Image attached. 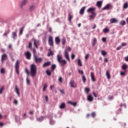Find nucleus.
<instances>
[{"mask_svg": "<svg viewBox=\"0 0 128 128\" xmlns=\"http://www.w3.org/2000/svg\"><path fill=\"white\" fill-rule=\"evenodd\" d=\"M30 74L32 78L36 76V66L34 64H32L30 66Z\"/></svg>", "mask_w": 128, "mask_h": 128, "instance_id": "nucleus-1", "label": "nucleus"}, {"mask_svg": "<svg viewBox=\"0 0 128 128\" xmlns=\"http://www.w3.org/2000/svg\"><path fill=\"white\" fill-rule=\"evenodd\" d=\"M72 49L70 46L66 48L65 50L64 51V56L70 62V56L68 55V52H70Z\"/></svg>", "mask_w": 128, "mask_h": 128, "instance_id": "nucleus-2", "label": "nucleus"}, {"mask_svg": "<svg viewBox=\"0 0 128 128\" xmlns=\"http://www.w3.org/2000/svg\"><path fill=\"white\" fill-rule=\"evenodd\" d=\"M56 58L60 64V66H66V60H62V56H60V54H58Z\"/></svg>", "mask_w": 128, "mask_h": 128, "instance_id": "nucleus-3", "label": "nucleus"}, {"mask_svg": "<svg viewBox=\"0 0 128 128\" xmlns=\"http://www.w3.org/2000/svg\"><path fill=\"white\" fill-rule=\"evenodd\" d=\"M15 70L17 74H20V61L17 60L15 64Z\"/></svg>", "mask_w": 128, "mask_h": 128, "instance_id": "nucleus-4", "label": "nucleus"}, {"mask_svg": "<svg viewBox=\"0 0 128 128\" xmlns=\"http://www.w3.org/2000/svg\"><path fill=\"white\" fill-rule=\"evenodd\" d=\"M34 60L37 64H40L42 62V58H38V56H36V54H34Z\"/></svg>", "mask_w": 128, "mask_h": 128, "instance_id": "nucleus-5", "label": "nucleus"}, {"mask_svg": "<svg viewBox=\"0 0 128 128\" xmlns=\"http://www.w3.org/2000/svg\"><path fill=\"white\" fill-rule=\"evenodd\" d=\"M112 6L110 4H107L104 8H102L103 10H112Z\"/></svg>", "mask_w": 128, "mask_h": 128, "instance_id": "nucleus-6", "label": "nucleus"}, {"mask_svg": "<svg viewBox=\"0 0 128 128\" xmlns=\"http://www.w3.org/2000/svg\"><path fill=\"white\" fill-rule=\"evenodd\" d=\"M70 88H78V86H76V84L74 80H72L70 81Z\"/></svg>", "mask_w": 128, "mask_h": 128, "instance_id": "nucleus-7", "label": "nucleus"}, {"mask_svg": "<svg viewBox=\"0 0 128 128\" xmlns=\"http://www.w3.org/2000/svg\"><path fill=\"white\" fill-rule=\"evenodd\" d=\"M96 10L95 8H88L87 10L88 12H92V14H94V16H96V13H94V10Z\"/></svg>", "mask_w": 128, "mask_h": 128, "instance_id": "nucleus-8", "label": "nucleus"}, {"mask_svg": "<svg viewBox=\"0 0 128 128\" xmlns=\"http://www.w3.org/2000/svg\"><path fill=\"white\" fill-rule=\"evenodd\" d=\"M48 44L51 46H54V39L52 38V37H49Z\"/></svg>", "mask_w": 128, "mask_h": 128, "instance_id": "nucleus-9", "label": "nucleus"}, {"mask_svg": "<svg viewBox=\"0 0 128 128\" xmlns=\"http://www.w3.org/2000/svg\"><path fill=\"white\" fill-rule=\"evenodd\" d=\"M25 56L27 60H30V56H32V54L30 52H25Z\"/></svg>", "mask_w": 128, "mask_h": 128, "instance_id": "nucleus-10", "label": "nucleus"}, {"mask_svg": "<svg viewBox=\"0 0 128 128\" xmlns=\"http://www.w3.org/2000/svg\"><path fill=\"white\" fill-rule=\"evenodd\" d=\"M14 91L16 92L18 96H20V88H18L17 86H15Z\"/></svg>", "mask_w": 128, "mask_h": 128, "instance_id": "nucleus-11", "label": "nucleus"}, {"mask_svg": "<svg viewBox=\"0 0 128 128\" xmlns=\"http://www.w3.org/2000/svg\"><path fill=\"white\" fill-rule=\"evenodd\" d=\"M8 60V55L6 54H4L1 57V61L4 62V60Z\"/></svg>", "mask_w": 128, "mask_h": 128, "instance_id": "nucleus-12", "label": "nucleus"}, {"mask_svg": "<svg viewBox=\"0 0 128 128\" xmlns=\"http://www.w3.org/2000/svg\"><path fill=\"white\" fill-rule=\"evenodd\" d=\"M12 38L16 40V38H18V35L16 34V32H12Z\"/></svg>", "mask_w": 128, "mask_h": 128, "instance_id": "nucleus-13", "label": "nucleus"}, {"mask_svg": "<svg viewBox=\"0 0 128 128\" xmlns=\"http://www.w3.org/2000/svg\"><path fill=\"white\" fill-rule=\"evenodd\" d=\"M118 20L114 18H112L110 20V22L111 24H116L118 22Z\"/></svg>", "mask_w": 128, "mask_h": 128, "instance_id": "nucleus-14", "label": "nucleus"}, {"mask_svg": "<svg viewBox=\"0 0 128 128\" xmlns=\"http://www.w3.org/2000/svg\"><path fill=\"white\" fill-rule=\"evenodd\" d=\"M90 77H91V80L92 82H96V78H94V72H92L90 73Z\"/></svg>", "mask_w": 128, "mask_h": 128, "instance_id": "nucleus-15", "label": "nucleus"}, {"mask_svg": "<svg viewBox=\"0 0 128 128\" xmlns=\"http://www.w3.org/2000/svg\"><path fill=\"white\" fill-rule=\"evenodd\" d=\"M50 62H46L45 63H44V64H43V68H46V66H50Z\"/></svg>", "mask_w": 128, "mask_h": 128, "instance_id": "nucleus-16", "label": "nucleus"}, {"mask_svg": "<svg viewBox=\"0 0 128 128\" xmlns=\"http://www.w3.org/2000/svg\"><path fill=\"white\" fill-rule=\"evenodd\" d=\"M87 100L88 102H92L94 100V98L92 95H89L88 96Z\"/></svg>", "mask_w": 128, "mask_h": 128, "instance_id": "nucleus-17", "label": "nucleus"}, {"mask_svg": "<svg viewBox=\"0 0 128 128\" xmlns=\"http://www.w3.org/2000/svg\"><path fill=\"white\" fill-rule=\"evenodd\" d=\"M28 2V0H24L21 3V8H22V6H26V3Z\"/></svg>", "mask_w": 128, "mask_h": 128, "instance_id": "nucleus-18", "label": "nucleus"}, {"mask_svg": "<svg viewBox=\"0 0 128 128\" xmlns=\"http://www.w3.org/2000/svg\"><path fill=\"white\" fill-rule=\"evenodd\" d=\"M36 9V6L34 5H31L30 6V12H34Z\"/></svg>", "mask_w": 128, "mask_h": 128, "instance_id": "nucleus-19", "label": "nucleus"}, {"mask_svg": "<svg viewBox=\"0 0 128 128\" xmlns=\"http://www.w3.org/2000/svg\"><path fill=\"white\" fill-rule=\"evenodd\" d=\"M55 42L56 44H58L60 42V38L58 37H56L55 38Z\"/></svg>", "mask_w": 128, "mask_h": 128, "instance_id": "nucleus-20", "label": "nucleus"}, {"mask_svg": "<svg viewBox=\"0 0 128 128\" xmlns=\"http://www.w3.org/2000/svg\"><path fill=\"white\" fill-rule=\"evenodd\" d=\"M61 110H62L66 108V103L62 102L61 104L59 106Z\"/></svg>", "mask_w": 128, "mask_h": 128, "instance_id": "nucleus-21", "label": "nucleus"}, {"mask_svg": "<svg viewBox=\"0 0 128 128\" xmlns=\"http://www.w3.org/2000/svg\"><path fill=\"white\" fill-rule=\"evenodd\" d=\"M86 10V6H84L82 7L80 10V14H84V10Z\"/></svg>", "mask_w": 128, "mask_h": 128, "instance_id": "nucleus-22", "label": "nucleus"}, {"mask_svg": "<svg viewBox=\"0 0 128 128\" xmlns=\"http://www.w3.org/2000/svg\"><path fill=\"white\" fill-rule=\"evenodd\" d=\"M68 20H69L70 22H72V18H74V16H72V15L70 14V13H68Z\"/></svg>", "mask_w": 128, "mask_h": 128, "instance_id": "nucleus-23", "label": "nucleus"}, {"mask_svg": "<svg viewBox=\"0 0 128 128\" xmlns=\"http://www.w3.org/2000/svg\"><path fill=\"white\" fill-rule=\"evenodd\" d=\"M102 1H98L97 2L96 6H98V8H102Z\"/></svg>", "mask_w": 128, "mask_h": 128, "instance_id": "nucleus-24", "label": "nucleus"}, {"mask_svg": "<svg viewBox=\"0 0 128 128\" xmlns=\"http://www.w3.org/2000/svg\"><path fill=\"white\" fill-rule=\"evenodd\" d=\"M106 76L108 80H110V72L108 70H107L106 72Z\"/></svg>", "mask_w": 128, "mask_h": 128, "instance_id": "nucleus-25", "label": "nucleus"}, {"mask_svg": "<svg viewBox=\"0 0 128 128\" xmlns=\"http://www.w3.org/2000/svg\"><path fill=\"white\" fill-rule=\"evenodd\" d=\"M96 38H94V40L92 42V46H96Z\"/></svg>", "mask_w": 128, "mask_h": 128, "instance_id": "nucleus-26", "label": "nucleus"}, {"mask_svg": "<svg viewBox=\"0 0 128 128\" xmlns=\"http://www.w3.org/2000/svg\"><path fill=\"white\" fill-rule=\"evenodd\" d=\"M128 68V66H126V64H124L122 66V70H126V68Z\"/></svg>", "mask_w": 128, "mask_h": 128, "instance_id": "nucleus-27", "label": "nucleus"}, {"mask_svg": "<svg viewBox=\"0 0 128 128\" xmlns=\"http://www.w3.org/2000/svg\"><path fill=\"white\" fill-rule=\"evenodd\" d=\"M51 68H52V72H54V69L56 68V65L53 64L52 65Z\"/></svg>", "mask_w": 128, "mask_h": 128, "instance_id": "nucleus-28", "label": "nucleus"}, {"mask_svg": "<svg viewBox=\"0 0 128 128\" xmlns=\"http://www.w3.org/2000/svg\"><path fill=\"white\" fill-rule=\"evenodd\" d=\"M78 65L79 66H82V60L80 59L78 60Z\"/></svg>", "mask_w": 128, "mask_h": 128, "instance_id": "nucleus-29", "label": "nucleus"}, {"mask_svg": "<svg viewBox=\"0 0 128 128\" xmlns=\"http://www.w3.org/2000/svg\"><path fill=\"white\" fill-rule=\"evenodd\" d=\"M37 120L38 122H42V120H44V116H42L40 117L39 118H38Z\"/></svg>", "mask_w": 128, "mask_h": 128, "instance_id": "nucleus-30", "label": "nucleus"}, {"mask_svg": "<svg viewBox=\"0 0 128 128\" xmlns=\"http://www.w3.org/2000/svg\"><path fill=\"white\" fill-rule=\"evenodd\" d=\"M103 32L105 33L106 34L107 32H110V30L108 28H105L103 30Z\"/></svg>", "mask_w": 128, "mask_h": 128, "instance_id": "nucleus-31", "label": "nucleus"}, {"mask_svg": "<svg viewBox=\"0 0 128 128\" xmlns=\"http://www.w3.org/2000/svg\"><path fill=\"white\" fill-rule=\"evenodd\" d=\"M24 28L22 27L20 29V36H22V32H24Z\"/></svg>", "mask_w": 128, "mask_h": 128, "instance_id": "nucleus-32", "label": "nucleus"}, {"mask_svg": "<svg viewBox=\"0 0 128 128\" xmlns=\"http://www.w3.org/2000/svg\"><path fill=\"white\" fill-rule=\"evenodd\" d=\"M82 80L83 82H84V84L86 83V76H82Z\"/></svg>", "mask_w": 128, "mask_h": 128, "instance_id": "nucleus-33", "label": "nucleus"}, {"mask_svg": "<svg viewBox=\"0 0 128 128\" xmlns=\"http://www.w3.org/2000/svg\"><path fill=\"white\" fill-rule=\"evenodd\" d=\"M68 104H72V106H76V104H78V103H76V102L72 103V102H68Z\"/></svg>", "mask_w": 128, "mask_h": 128, "instance_id": "nucleus-34", "label": "nucleus"}, {"mask_svg": "<svg viewBox=\"0 0 128 128\" xmlns=\"http://www.w3.org/2000/svg\"><path fill=\"white\" fill-rule=\"evenodd\" d=\"M85 92L87 94H88V92H90V88H85Z\"/></svg>", "mask_w": 128, "mask_h": 128, "instance_id": "nucleus-35", "label": "nucleus"}, {"mask_svg": "<svg viewBox=\"0 0 128 128\" xmlns=\"http://www.w3.org/2000/svg\"><path fill=\"white\" fill-rule=\"evenodd\" d=\"M62 40V44L63 45L66 44V38H63Z\"/></svg>", "mask_w": 128, "mask_h": 128, "instance_id": "nucleus-36", "label": "nucleus"}, {"mask_svg": "<svg viewBox=\"0 0 128 128\" xmlns=\"http://www.w3.org/2000/svg\"><path fill=\"white\" fill-rule=\"evenodd\" d=\"M6 72V70L4 68H2L0 70V74H4Z\"/></svg>", "mask_w": 128, "mask_h": 128, "instance_id": "nucleus-37", "label": "nucleus"}, {"mask_svg": "<svg viewBox=\"0 0 128 128\" xmlns=\"http://www.w3.org/2000/svg\"><path fill=\"white\" fill-rule=\"evenodd\" d=\"M46 88H48V84H44L43 87V92H44L46 90Z\"/></svg>", "mask_w": 128, "mask_h": 128, "instance_id": "nucleus-38", "label": "nucleus"}, {"mask_svg": "<svg viewBox=\"0 0 128 128\" xmlns=\"http://www.w3.org/2000/svg\"><path fill=\"white\" fill-rule=\"evenodd\" d=\"M123 8H128V4L127 2L125 3L124 4Z\"/></svg>", "mask_w": 128, "mask_h": 128, "instance_id": "nucleus-39", "label": "nucleus"}, {"mask_svg": "<svg viewBox=\"0 0 128 128\" xmlns=\"http://www.w3.org/2000/svg\"><path fill=\"white\" fill-rule=\"evenodd\" d=\"M120 24L121 26H124L126 24V21L125 20H122L120 22Z\"/></svg>", "mask_w": 128, "mask_h": 128, "instance_id": "nucleus-40", "label": "nucleus"}, {"mask_svg": "<svg viewBox=\"0 0 128 128\" xmlns=\"http://www.w3.org/2000/svg\"><path fill=\"white\" fill-rule=\"evenodd\" d=\"M34 46H35V48H38V46L36 45V39H34Z\"/></svg>", "mask_w": 128, "mask_h": 128, "instance_id": "nucleus-41", "label": "nucleus"}, {"mask_svg": "<svg viewBox=\"0 0 128 128\" xmlns=\"http://www.w3.org/2000/svg\"><path fill=\"white\" fill-rule=\"evenodd\" d=\"M46 74H48V76H50V74H52V72H50V71L49 70H47L46 71Z\"/></svg>", "mask_w": 128, "mask_h": 128, "instance_id": "nucleus-42", "label": "nucleus"}, {"mask_svg": "<svg viewBox=\"0 0 128 128\" xmlns=\"http://www.w3.org/2000/svg\"><path fill=\"white\" fill-rule=\"evenodd\" d=\"M89 16H90V18H92V20H94V17L96 16V14L94 15V14H92V15H90Z\"/></svg>", "mask_w": 128, "mask_h": 128, "instance_id": "nucleus-43", "label": "nucleus"}, {"mask_svg": "<svg viewBox=\"0 0 128 128\" xmlns=\"http://www.w3.org/2000/svg\"><path fill=\"white\" fill-rule=\"evenodd\" d=\"M26 82L27 84H30V80H28V77L26 78Z\"/></svg>", "mask_w": 128, "mask_h": 128, "instance_id": "nucleus-44", "label": "nucleus"}, {"mask_svg": "<svg viewBox=\"0 0 128 128\" xmlns=\"http://www.w3.org/2000/svg\"><path fill=\"white\" fill-rule=\"evenodd\" d=\"M56 123V122H54V120H50V124H54Z\"/></svg>", "mask_w": 128, "mask_h": 128, "instance_id": "nucleus-45", "label": "nucleus"}, {"mask_svg": "<svg viewBox=\"0 0 128 128\" xmlns=\"http://www.w3.org/2000/svg\"><path fill=\"white\" fill-rule=\"evenodd\" d=\"M101 54H102V56H106V52H105L104 50H102Z\"/></svg>", "mask_w": 128, "mask_h": 128, "instance_id": "nucleus-46", "label": "nucleus"}, {"mask_svg": "<svg viewBox=\"0 0 128 128\" xmlns=\"http://www.w3.org/2000/svg\"><path fill=\"white\" fill-rule=\"evenodd\" d=\"M32 44L31 42H30L28 44V48H32Z\"/></svg>", "mask_w": 128, "mask_h": 128, "instance_id": "nucleus-47", "label": "nucleus"}, {"mask_svg": "<svg viewBox=\"0 0 128 128\" xmlns=\"http://www.w3.org/2000/svg\"><path fill=\"white\" fill-rule=\"evenodd\" d=\"M54 56V53H52V51L48 54V56Z\"/></svg>", "mask_w": 128, "mask_h": 128, "instance_id": "nucleus-48", "label": "nucleus"}, {"mask_svg": "<svg viewBox=\"0 0 128 128\" xmlns=\"http://www.w3.org/2000/svg\"><path fill=\"white\" fill-rule=\"evenodd\" d=\"M25 72H26V74H28V76H29V74H30V72H28V70L27 69V68H26L25 69Z\"/></svg>", "mask_w": 128, "mask_h": 128, "instance_id": "nucleus-49", "label": "nucleus"}, {"mask_svg": "<svg viewBox=\"0 0 128 128\" xmlns=\"http://www.w3.org/2000/svg\"><path fill=\"white\" fill-rule=\"evenodd\" d=\"M74 58H76V55H74V54H72L71 55L72 60H74Z\"/></svg>", "mask_w": 128, "mask_h": 128, "instance_id": "nucleus-50", "label": "nucleus"}, {"mask_svg": "<svg viewBox=\"0 0 128 128\" xmlns=\"http://www.w3.org/2000/svg\"><path fill=\"white\" fill-rule=\"evenodd\" d=\"M4 87H2L0 90V94H2V92H4Z\"/></svg>", "mask_w": 128, "mask_h": 128, "instance_id": "nucleus-51", "label": "nucleus"}, {"mask_svg": "<svg viewBox=\"0 0 128 128\" xmlns=\"http://www.w3.org/2000/svg\"><path fill=\"white\" fill-rule=\"evenodd\" d=\"M120 76H126V72H120Z\"/></svg>", "mask_w": 128, "mask_h": 128, "instance_id": "nucleus-52", "label": "nucleus"}, {"mask_svg": "<svg viewBox=\"0 0 128 128\" xmlns=\"http://www.w3.org/2000/svg\"><path fill=\"white\" fill-rule=\"evenodd\" d=\"M58 82H62V77H60L59 78H58Z\"/></svg>", "mask_w": 128, "mask_h": 128, "instance_id": "nucleus-53", "label": "nucleus"}, {"mask_svg": "<svg viewBox=\"0 0 128 128\" xmlns=\"http://www.w3.org/2000/svg\"><path fill=\"white\" fill-rule=\"evenodd\" d=\"M89 57H90V54H87L85 56V59H86V60H88V58Z\"/></svg>", "mask_w": 128, "mask_h": 128, "instance_id": "nucleus-54", "label": "nucleus"}, {"mask_svg": "<svg viewBox=\"0 0 128 128\" xmlns=\"http://www.w3.org/2000/svg\"><path fill=\"white\" fill-rule=\"evenodd\" d=\"M102 40L104 42H106V38H102Z\"/></svg>", "mask_w": 128, "mask_h": 128, "instance_id": "nucleus-55", "label": "nucleus"}, {"mask_svg": "<svg viewBox=\"0 0 128 128\" xmlns=\"http://www.w3.org/2000/svg\"><path fill=\"white\" fill-rule=\"evenodd\" d=\"M22 116H23L25 120L26 118L28 116H26V114L24 113Z\"/></svg>", "mask_w": 128, "mask_h": 128, "instance_id": "nucleus-56", "label": "nucleus"}, {"mask_svg": "<svg viewBox=\"0 0 128 128\" xmlns=\"http://www.w3.org/2000/svg\"><path fill=\"white\" fill-rule=\"evenodd\" d=\"M126 46V42H123L122 44V46Z\"/></svg>", "mask_w": 128, "mask_h": 128, "instance_id": "nucleus-57", "label": "nucleus"}, {"mask_svg": "<svg viewBox=\"0 0 128 128\" xmlns=\"http://www.w3.org/2000/svg\"><path fill=\"white\" fill-rule=\"evenodd\" d=\"M92 118H94V116H96V113H95V112H93L92 113Z\"/></svg>", "mask_w": 128, "mask_h": 128, "instance_id": "nucleus-58", "label": "nucleus"}, {"mask_svg": "<svg viewBox=\"0 0 128 128\" xmlns=\"http://www.w3.org/2000/svg\"><path fill=\"white\" fill-rule=\"evenodd\" d=\"M120 48H122V46H119L118 47L116 48V50H120Z\"/></svg>", "mask_w": 128, "mask_h": 128, "instance_id": "nucleus-59", "label": "nucleus"}, {"mask_svg": "<svg viewBox=\"0 0 128 128\" xmlns=\"http://www.w3.org/2000/svg\"><path fill=\"white\" fill-rule=\"evenodd\" d=\"M14 104H18V101H17L16 100H14Z\"/></svg>", "mask_w": 128, "mask_h": 128, "instance_id": "nucleus-60", "label": "nucleus"}, {"mask_svg": "<svg viewBox=\"0 0 128 128\" xmlns=\"http://www.w3.org/2000/svg\"><path fill=\"white\" fill-rule=\"evenodd\" d=\"M46 102H48V96H46L45 97Z\"/></svg>", "mask_w": 128, "mask_h": 128, "instance_id": "nucleus-61", "label": "nucleus"}, {"mask_svg": "<svg viewBox=\"0 0 128 128\" xmlns=\"http://www.w3.org/2000/svg\"><path fill=\"white\" fill-rule=\"evenodd\" d=\"M93 96H94V98H96L98 96L94 92H93Z\"/></svg>", "mask_w": 128, "mask_h": 128, "instance_id": "nucleus-62", "label": "nucleus"}, {"mask_svg": "<svg viewBox=\"0 0 128 128\" xmlns=\"http://www.w3.org/2000/svg\"><path fill=\"white\" fill-rule=\"evenodd\" d=\"M60 92L62 94H64V90H60Z\"/></svg>", "mask_w": 128, "mask_h": 128, "instance_id": "nucleus-63", "label": "nucleus"}, {"mask_svg": "<svg viewBox=\"0 0 128 128\" xmlns=\"http://www.w3.org/2000/svg\"><path fill=\"white\" fill-rule=\"evenodd\" d=\"M125 60L126 62H128V56L125 57Z\"/></svg>", "mask_w": 128, "mask_h": 128, "instance_id": "nucleus-64", "label": "nucleus"}]
</instances>
